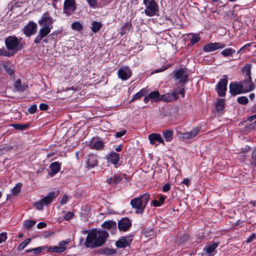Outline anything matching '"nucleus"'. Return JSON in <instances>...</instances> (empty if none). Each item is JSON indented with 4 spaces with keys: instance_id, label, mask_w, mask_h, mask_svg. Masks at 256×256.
Listing matches in <instances>:
<instances>
[{
    "instance_id": "c9c22d12",
    "label": "nucleus",
    "mask_w": 256,
    "mask_h": 256,
    "mask_svg": "<svg viewBox=\"0 0 256 256\" xmlns=\"http://www.w3.org/2000/svg\"><path fill=\"white\" fill-rule=\"evenodd\" d=\"M46 250V246H40L32 248L34 256H36L40 254L43 250Z\"/></svg>"
},
{
    "instance_id": "680f3d73",
    "label": "nucleus",
    "mask_w": 256,
    "mask_h": 256,
    "mask_svg": "<svg viewBox=\"0 0 256 256\" xmlns=\"http://www.w3.org/2000/svg\"><path fill=\"white\" fill-rule=\"evenodd\" d=\"M190 179H189L188 178H185L183 180L182 182V184L186 185L188 187L190 184Z\"/></svg>"
},
{
    "instance_id": "a19ab883",
    "label": "nucleus",
    "mask_w": 256,
    "mask_h": 256,
    "mask_svg": "<svg viewBox=\"0 0 256 256\" xmlns=\"http://www.w3.org/2000/svg\"><path fill=\"white\" fill-rule=\"evenodd\" d=\"M116 252V250L109 248H106L103 250V254L108 256H111L115 254Z\"/></svg>"
},
{
    "instance_id": "ea45409f",
    "label": "nucleus",
    "mask_w": 256,
    "mask_h": 256,
    "mask_svg": "<svg viewBox=\"0 0 256 256\" xmlns=\"http://www.w3.org/2000/svg\"><path fill=\"white\" fill-rule=\"evenodd\" d=\"M72 28L74 30L80 31L82 29V26L79 22H74L72 24Z\"/></svg>"
},
{
    "instance_id": "423d86ee",
    "label": "nucleus",
    "mask_w": 256,
    "mask_h": 256,
    "mask_svg": "<svg viewBox=\"0 0 256 256\" xmlns=\"http://www.w3.org/2000/svg\"><path fill=\"white\" fill-rule=\"evenodd\" d=\"M70 242V239H67L66 240H62L58 243V246H46V248L48 252L61 253L65 251L66 249V246Z\"/></svg>"
},
{
    "instance_id": "e433bc0d",
    "label": "nucleus",
    "mask_w": 256,
    "mask_h": 256,
    "mask_svg": "<svg viewBox=\"0 0 256 256\" xmlns=\"http://www.w3.org/2000/svg\"><path fill=\"white\" fill-rule=\"evenodd\" d=\"M30 238H27L24 242H22L18 246V249L19 251L22 250H24L26 246L30 242Z\"/></svg>"
},
{
    "instance_id": "4d7b16f0",
    "label": "nucleus",
    "mask_w": 256,
    "mask_h": 256,
    "mask_svg": "<svg viewBox=\"0 0 256 256\" xmlns=\"http://www.w3.org/2000/svg\"><path fill=\"white\" fill-rule=\"evenodd\" d=\"M122 180V178L118 176H116L112 180V182L116 184L119 183Z\"/></svg>"
},
{
    "instance_id": "58836bf2",
    "label": "nucleus",
    "mask_w": 256,
    "mask_h": 256,
    "mask_svg": "<svg viewBox=\"0 0 256 256\" xmlns=\"http://www.w3.org/2000/svg\"><path fill=\"white\" fill-rule=\"evenodd\" d=\"M3 67L5 69L6 71L8 72V74H10V76H12L14 74V70L12 68V66L10 64H4L3 65Z\"/></svg>"
},
{
    "instance_id": "f03ea898",
    "label": "nucleus",
    "mask_w": 256,
    "mask_h": 256,
    "mask_svg": "<svg viewBox=\"0 0 256 256\" xmlns=\"http://www.w3.org/2000/svg\"><path fill=\"white\" fill-rule=\"evenodd\" d=\"M38 22L42 28L40 29L38 36L34 40V42L36 44H40V41L50 33L52 28L54 20L50 16L49 13L46 12L42 15Z\"/></svg>"
},
{
    "instance_id": "2f4dec72",
    "label": "nucleus",
    "mask_w": 256,
    "mask_h": 256,
    "mask_svg": "<svg viewBox=\"0 0 256 256\" xmlns=\"http://www.w3.org/2000/svg\"><path fill=\"white\" fill-rule=\"evenodd\" d=\"M218 244L217 242H214L212 244L207 245L205 248L206 252L208 254L212 252L215 249L218 247Z\"/></svg>"
},
{
    "instance_id": "9b49d317",
    "label": "nucleus",
    "mask_w": 256,
    "mask_h": 256,
    "mask_svg": "<svg viewBox=\"0 0 256 256\" xmlns=\"http://www.w3.org/2000/svg\"><path fill=\"white\" fill-rule=\"evenodd\" d=\"M132 72L129 67L127 66H124L119 68L118 75V78L123 80H128L132 76Z\"/></svg>"
},
{
    "instance_id": "69168bd1",
    "label": "nucleus",
    "mask_w": 256,
    "mask_h": 256,
    "mask_svg": "<svg viewBox=\"0 0 256 256\" xmlns=\"http://www.w3.org/2000/svg\"><path fill=\"white\" fill-rule=\"evenodd\" d=\"M252 44V43H248V44H245L244 46L242 47L240 50H239L238 52V53H240V52L242 50H244V49L246 48H249L250 46Z\"/></svg>"
},
{
    "instance_id": "a878e982",
    "label": "nucleus",
    "mask_w": 256,
    "mask_h": 256,
    "mask_svg": "<svg viewBox=\"0 0 256 256\" xmlns=\"http://www.w3.org/2000/svg\"><path fill=\"white\" fill-rule=\"evenodd\" d=\"M252 65L250 64H246L245 66L242 68V71L244 74V78H252L251 68Z\"/></svg>"
},
{
    "instance_id": "0e129e2a",
    "label": "nucleus",
    "mask_w": 256,
    "mask_h": 256,
    "mask_svg": "<svg viewBox=\"0 0 256 256\" xmlns=\"http://www.w3.org/2000/svg\"><path fill=\"white\" fill-rule=\"evenodd\" d=\"M170 188V186L169 184H164L162 188V190L164 192H166L168 191Z\"/></svg>"
},
{
    "instance_id": "774afa93",
    "label": "nucleus",
    "mask_w": 256,
    "mask_h": 256,
    "mask_svg": "<svg viewBox=\"0 0 256 256\" xmlns=\"http://www.w3.org/2000/svg\"><path fill=\"white\" fill-rule=\"evenodd\" d=\"M168 67H169V66H164L160 68H159V69H158V70H156V72H162V71L166 70Z\"/></svg>"
},
{
    "instance_id": "8fccbe9b",
    "label": "nucleus",
    "mask_w": 256,
    "mask_h": 256,
    "mask_svg": "<svg viewBox=\"0 0 256 256\" xmlns=\"http://www.w3.org/2000/svg\"><path fill=\"white\" fill-rule=\"evenodd\" d=\"M74 216V214L73 212H68L65 214L64 218L66 220H68L71 219Z\"/></svg>"
},
{
    "instance_id": "f257e3e1",
    "label": "nucleus",
    "mask_w": 256,
    "mask_h": 256,
    "mask_svg": "<svg viewBox=\"0 0 256 256\" xmlns=\"http://www.w3.org/2000/svg\"><path fill=\"white\" fill-rule=\"evenodd\" d=\"M108 236V233L104 230L93 229L88 233L84 244L91 248L100 247L105 243Z\"/></svg>"
},
{
    "instance_id": "4be33fe9",
    "label": "nucleus",
    "mask_w": 256,
    "mask_h": 256,
    "mask_svg": "<svg viewBox=\"0 0 256 256\" xmlns=\"http://www.w3.org/2000/svg\"><path fill=\"white\" fill-rule=\"evenodd\" d=\"M58 194L55 192H51L48 194L47 196L41 199L45 206L50 204L54 199L56 198Z\"/></svg>"
},
{
    "instance_id": "393cba45",
    "label": "nucleus",
    "mask_w": 256,
    "mask_h": 256,
    "mask_svg": "<svg viewBox=\"0 0 256 256\" xmlns=\"http://www.w3.org/2000/svg\"><path fill=\"white\" fill-rule=\"evenodd\" d=\"M148 90L146 88L142 89L133 96L131 102L140 99L142 96H146L148 93Z\"/></svg>"
},
{
    "instance_id": "4c0bfd02",
    "label": "nucleus",
    "mask_w": 256,
    "mask_h": 256,
    "mask_svg": "<svg viewBox=\"0 0 256 256\" xmlns=\"http://www.w3.org/2000/svg\"><path fill=\"white\" fill-rule=\"evenodd\" d=\"M165 200V196H161L159 200H154L152 201V204L153 205L156 206H161L162 204Z\"/></svg>"
},
{
    "instance_id": "052dcab7",
    "label": "nucleus",
    "mask_w": 256,
    "mask_h": 256,
    "mask_svg": "<svg viewBox=\"0 0 256 256\" xmlns=\"http://www.w3.org/2000/svg\"><path fill=\"white\" fill-rule=\"evenodd\" d=\"M7 239L6 233L2 232L0 234V240L2 242H5Z\"/></svg>"
},
{
    "instance_id": "0eeeda50",
    "label": "nucleus",
    "mask_w": 256,
    "mask_h": 256,
    "mask_svg": "<svg viewBox=\"0 0 256 256\" xmlns=\"http://www.w3.org/2000/svg\"><path fill=\"white\" fill-rule=\"evenodd\" d=\"M228 84V78L226 76H223V78L220 79L216 87V92L220 96H224L226 94V86Z\"/></svg>"
},
{
    "instance_id": "338daca9",
    "label": "nucleus",
    "mask_w": 256,
    "mask_h": 256,
    "mask_svg": "<svg viewBox=\"0 0 256 256\" xmlns=\"http://www.w3.org/2000/svg\"><path fill=\"white\" fill-rule=\"evenodd\" d=\"M46 226V224L44 222H40L37 224V228H42Z\"/></svg>"
},
{
    "instance_id": "b1692460",
    "label": "nucleus",
    "mask_w": 256,
    "mask_h": 256,
    "mask_svg": "<svg viewBox=\"0 0 256 256\" xmlns=\"http://www.w3.org/2000/svg\"><path fill=\"white\" fill-rule=\"evenodd\" d=\"M102 226L104 228L108 230L116 229V223L113 220L106 221L102 224Z\"/></svg>"
},
{
    "instance_id": "f704fd0d",
    "label": "nucleus",
    "mask_w": 256,
    "mask_h": 256,
    "mask_svg": "<svg viewBox=\"0 0 256 256\" xmlns=\"http://www.w3.org/2000/svg\"><path fill=\"white\" fill-rule=\"evenodd\" d=\"M235 52V50L232 48H228L223 50L221 54L224 56H231L232 54Z\"/></svg>"
},
{
    "instance_id": "c756f323",
    "label": "nucleus",
    "mask_w": 256,
    "mask_h": 256,
    "mask_svg": "<svg viewBox=\"0 0 256 256\" xmlns=\"http://www.w3.org/2000/svg\"><path fill=\"white\" fill-rule=\"evenodd\" d=\"M132 27L131 24L126 22L122 27L120 34L121 36H124L128 32H130Z\"/></svg>"
},
{
    "instance_id": "20e7f679",
    "label": "nucleus",
    "mask_w": 256,
    "mask_h": 256,
    "mask_svg": "<svg viewBox=\"0 0 256 256\" xmlns=\"http://www.w3.org/2000/svg\"><path fill=\"white\" fill-rule=\"evenodd\" d=\"M5 44L7 49L14 53H16L23 48L22 38L16 36H9L5 40Z\"/></svg>"
},
{
    "instance_id": "603ef678",
    "label": "nucleus",
    "mask_w": 256,
    "mask_h": 256,
    "mask_svg": "<svg viewBox=\"0 0 256 256\" xmlns=\"http://www.w3.org/2000/svg\"><path fill=\"white\" fill-rule=\"evenodd\" d=\"M252 158L253 160L252 162V164L254 166H256V148L254 149L252 152Z\"/></svg>"
},
{
    "instance_id": "5701e85b",
    "label": "nucleus",
    "mask_w": 256,
    "mask_h": 256,
    "mask_svg": "<svg viewBox=\"0 0 256 256\" xmlns=\"http://www.w3.org/2000/svg\"><path fill=\"white\" fill-rule=\"evenodd\" d=\"M107 157L108 159L111 162V163L114 165L117 164L120 160L119 154L113 151L108 154Z\"/></svg>"
},
{
    "instance_id": "6e6d98bb",
    "label": "nucleus",
    "mask_w": 256,
    "mask_h": 256,
    "mask_svg": "<svg viewBox=\"0 0 256 256\" xmlns=\"http://www.w3.org/2000/svg\"><path fill=\"white\" fill-rule=\"evenodd\" d=\"M126 132V130H122L120 132H118L116 133L115 136L116 138H120L124 136Z\"/></svg>"
},
{
    "instance_id": "6ab92c4d",
    "label": "nucleus",
    "mask_w": 256,
    "mask_h": 256,
    "mask_svg": "<svg viewBox=\"0 0 256 256\" xmlns=\"http://www.w3.org/2000/svg\"><path fill=\"white\" fill-rule=\"evenodd\" d=\"M148 140L150 141V143L152 144H154L155 142L157 141L160 144H162L163 145H164L165 144L164 142V141L161 136V135L159 134L156 133H152L150 134L148 136Z\"/></svg>"
},
{
    "instance_id": "49530a36",
    "label": "nucleus",
    "mask_w": 256,
    "mask_h": 256,
    "mask_svg": "<svg viewBox=\"0 0 256 256\" xmlns=\"http://www.w3.org/2000/svg\"><path fill=\"white\" fill-rule=\"evenodd\" d=\"M44 206L45 205L42 202H41V200L34 203V206L38 210H42Z\"/></svg>"
},
{
    "instance_id": "09e8293b",
    "label": "nucleus",
    "mask_w": 256,
    "mask_h": 256,
    "mask_svg": "<svg viewBox=\"0 0 256 256\" xmlns=\"http://www.w3.org/2000/svg\"><path fill=\"white\" fill-rule=\"evenodd\" d=\"M184 88H180L174 91V92L176 93V96H178V94H180L182 95V97H184Z\"/></svg>"
},
{
    "instance_id": "79ce46f5",
    "label": "nucleus",
    "mask_w": 256,
    "mask_h": 256,
    "mask_svg": "<svg viewBox=\"0 0 256 256\" xmlns=\"http://www.w3.org/2000/svg\"><path fill=\"white\" fill-rule=\"evenodd\" d=\"M14 86L18 90L24 91L25 90L24 86L21 85V80L20 79L17 80L15 82Z\"/></svg>"
},
{
    "instance_id": "a211bd4d",
    "label": "nucleus",
    "mask_w": 256,
    "mask_h": 256,
    "mask_svg": "<svg viewBox=\"0 0 256 256\" xmlns=\"http://www.w3.org/2000/svg\"><path fill=\"white\" fill-rule=\"evenodd\" d=\"M89 146L90 148L96 150H101L104 146L103 142L98 138H92Z\"/></svg>"
},
{
    "instance_id": "a18cd8bd",
    "label": "nucleus",
    "mask_w": 256,
    "mask_h": 256,
    "mask_svg": "<svg viewBox=\"0 0 256 256\" xmlns=\"http://www.w3.org/2000/svg\"><path fill=\"white\" fill-rule=\"evenodd\" d=\"M238 102L242 104H246L248 103V100L246 96H242L238 98Z\"/></svg>"
},
{
    "instance_id": "864d4df0",
    "label": "nucleus",
    "mask_w": 256,
    "mask_h": 256,
    "mask_svg": "<svg viewBox=\"0 0 256 256\" xmlns=\"http://www.w3.org/2000/svg\"><path fill=\"white\" fill-rule=\"evenodd\" d=\"M0 56H10V52L4 49L0 48Z\"/></svg>"
},
{
    "instance_id": "13d9d810",
    "label": "nucleus",
    "mask_w": 256,
    "mask_h": 256,
    "mask_svg": "<svg viewBox=\"0 0 256 256\" xmlns=\"http://www.w3.org/2000/svg\"><path fill=\"white\" fill-rule=\"evenodd\" d=\"M68 196H67V195L64 194L62 198V199L60 201V204H66V202H68Z\"/></svg>"
},
{
    "instance_id": "37998d69",
    "label": "nucleus",
    "mask_w": 256,
    "mask_h": 256,
    "mask_svg": "<svg viewBox=\"0 0 256 256\" xmlns=\"http://www.w3.org/2000/svg\"><path fill=\"white\" fill-rule=\"evenodd\" d=\"M224 106V101L223 100H219L216 104V110L220 111L222 110Z\"/></svg>"
},
{
    "instance_id": "6e6552de",
    "label": "nucleus",
    "mask_w": 256,
    "mask_h": 256,
    "mask_svg": "<svg viewBox=\"0 0 256 256\" xmlns=\"http://www.w3.org/2000/svg\"><path fill=\"white\" fill-rule=\"evenodd\" d=\"M76 8V0H65L64 4V12L67 16L70 15Z\"/></svg>"
},
{
    "instance_id": "c03bdc74",
    "label": "nucleus",
    "mask_w": 256,
    "mask_h": 256,
    "mask_svg": "<svg viewBox=\"0 0 256 256\" xmlns=\"http://www.w3.org/2000/svg\"><path fill=\"white\" fill-rule=\"evenodd\" d=\"M22 184L19 183L16 185V186L12 190V194L13 195H16L19 193L20 191Z\"/></svg>"
},
{
    "instance_id": "f8f14e48",
    "label": "nucleus",
    "mask_w": 256,
    "mask_h": 256,
    "mask_svg": "<svg viewBox=\"0 0 256 256\" xmlns=\"http://www.w3.org/2000/svg\"><path fill=\"white\" fill-rule=\"evenodd\" d=\"M37 24L33 22H30L23 28V32L27 36H30L36 34Z\"/></svg>"
},
{
    "instance_id": "9d476101",
    "label": "nucleus",
    "mask_w": 256,
    "mask_h": 256,
    "mask_svg": "<svg viewBox=\"0 0 256 256\" xmlns=\"http://www.w3.org/2000/svg\"><path fill=\"white\" fill-rule=\"evenodd\" d=\"M174 78L178 80L180 83H185L188 80V76L186 68H182L174 72Z\"/></svg>"
},
{
    "instance_id": "bb28decb",
    "label": "nucleus",
    "mask_w": 256,
    "mask_h": 256,
    "mask_svg": "<svg viewBox=\"0 0 256 256\" xmlns=\"http://www.w3.org/2000/svg\"><path fill=\"white\" fill-rule=\"evenodd\" d=\"M148 96L152 100V102H156L160 100V92L158 90L154 91L148 94Z\"/></svg>"
},
{
    "instance_id": "39448f33",
    "label": "nucleus",
    "mask_w": 256,
    "mask_h": 256,
    "mask_svg": "<svg viewBox=\"0 0 256 256\" xmlns=\"http://www.w3.org/2000/svg\"><path fill=\"white\" fill-rule=\"evenodd\" d=\"M145 6L144 13L148 16H153L158 14L159 6L154 0H143Z\"/></svg>"
},
{
    "instance_id": "473e14b6",
    "label": "nucleus",
    "mask_w": 256,
    "mask_h": 256,
    "mask_svg": "<svg viewBox=\"0 0 256 256\" xmlns=\"http://www.w3.org/2000/svg\"><path fill=\"white\" fill-rule=\"evenodd\" d=\"M16 130H26L28 128L29 124H14L12 125Z\"/></svg>"
},
{
    "instance_id": "c85d7f7f",
    "label": "nucleus",
    "mask_w": 256,
    "mask_h": 256,
    "mask_svg": "<svg viewBox=\"0 0 256 256\" xmlns=\"http://www.w3.org/2000/svg\"><path fill=\"white\" fill-rule=\"evenodd\" d=\"M50 168L52 170V174H56L60 170V164L58 162H54L50 164Z\"/></svg>"
},
{
    "instance_id": "ddd939ff",
    "label": "nucleus",
    "mask_w": 256,
    "mask_h": 256,
    "mask_svg": "<svg viewBox=\"0 0 256 256\" xmlns=\"http://www.w3.org/2000/svg\"><path fill=\"white\" fill-rule=\"evenodd\" d=\"M225 46V44L220 42L209 43L204 46L203 50L204 52H211L218 49H222Z\"/></svg>"
},
{
    "instance_id": "2eb2a0df",
    "label": "nucleus",
    "mask_w": 256,
    "mask_h": 256,
    "mask_svg": "<svg viewBox=\"0 0 256 256\" xmlns=\"http://www.w3.org/2000/svg\"><path fill=\"white\" fill-rule=\"evenodd\" d=\"M244 92H248L252 90L254 88V84L252 82V78H244L242 82H240Z\"/></svg>"
},
{
    "instance_id": "412c9836",
    "label": "nucleus",
    "mask_w": 256,
    "mask_h": 256,
    "mask_svg": "<svg viewBox=\"0 0 256 256\" xmlns=\"http://www.w3.org/2000/svg\"><path fill=\"white\" fill-rule=\"evenodd\" d=\"M86 162L88 168H94L98 164L96 156L94 154H90L88 156Z\"/></svg>"
},
{
    "instance_id": "7ed1b4c3",
    "label": "nucleus",
    "mask_w": 256,
    "mask_h": 256,
    "mask_svg": "<svg viewBox=\"0 0 256 256\" xmlns=\"http://www.w3.org/2000/svg\"><path fill=\"white\" fill-rule=\"evenodd\" d=\"M150 200V194L146 193L132 199L130 204L136 209V213L142 214Z\"/></svg>"
},
{
    "instance_id": "cd10ccee",
    "label": "nucleus",
    "mask_w": 256,
    "mask_h": 256,
    "mask_svg": "<svg viewBox=\"0 0 256 256\" xmlns=\"http://www.w3.org/2000/svg\"><path fill=\"white\" fill-rule=\"evenodd\" d=\"M173 132L172 130H166L163 132L162 136L167 142H170L172 139Z\"/></svg>"
},
{
    "instance_id": "3c124183",
    "label": "nucleus",
    "mask_w": 256,
    "mask_h": 256,
    "mask_svg": "<svg viewBox=\"0 0 256 256\" xmlns=\"http://www.w3.org/2000/svg\"><path fill=\"white\" fill-rule=\"evenodd\" d=\"M37 110V106L36 104H32L30 106V107L28 109V112L30 114H34Z\"/></svg>"
},
{
    "instance_id": "4468645a",
    "label": "nucleus",
    "mask_w": 256,
    "mask_h": 256,
    "mask_svg": "<svg viewBox=\"0 0 256 256\" xmlns=\"http://www.w3.org/2000/svg\"><path fill=\"white\" fill-rule=\"evenodd\" d=\"M131 226V222L128 218H122L118 222V228L120 231H127Z\"/></svg>"
},
{
    "instance_id": "7c9ffc66",
    "label": "nucleus",
    "mask_w": 256,
    "mask_h": 256,
    "mask_svg": "<svg viewBox=\"0 0 256 256\" xmlns=\"http://www.w3.org/2000/svg\"><path fill=\"white\" fill-rule=\"evenodd\" d=\"M102 26V24L100 22H97L96 21H94L92 23L91 29L94 32L96 33L100 29Z\"/></svg>"
},
{
    "instance_id": "f3484780",
    "label": "nucleus",
    "mask_w": 256,
    "mask_h": 256,
    "mask_svg": "<svg viewBox=\"0 0 256 256\" xmlns=\"http://www.w3.org/2000/svg\"><path fill=\"white\" fill-rule=\"evenodd\" d=\"M132 240L131 236H123L116 242V245L118 248H125L130 244Z\"/></svg>"
},
{
    "instance_id": "e2e57ef3",
    "label": "nucleus",
    "mask_w": 256,
    "mask_h": 256,
    "mask_svg": "<svg viewBox=\"0 0 256 256\" xmlns=\"http://www.w3.org/2000/svg\"><path fill=\"white\" fill-rule=\"evenodd\" d=\"M48 108V106L46 104H41L40 105V110H47Z\"/></svg>"
},
{
    "instance_id": "72a5a7b5",
    "label": "nucleus",
    "mask_w": 256,
    "mask_h": 256,
    "mask_svg": "<svg viewBox=\"0 0 256 256\" xmlns=\"http://www.w3.org/2000/svg\"><path fill=\"white\" fill-rule=\"evenodd\" d=\"M36 222L34 220H28L24 222L23 225L25 228L30 229L36 224Z\"/></svg>"
},
{
    "instance_id": "de8ad7c7",
    "label": "nucleus",
    "mask_w": 256,
    "mask_h": 256,
    "mask_svg": "<svg viewBox=\"0 0 256 256\" xmlns=\"http://www.w3.org/2000/svg\"><path fill=\"white\" fill-rule=\"evenodd\" d=\"M200 40V38L197 34H193L192 36V38H191V40H190V42L192 44H194L198 42H199Z\"/></svg>"
},
{
    "instance_id": "dca6fc26",
    "label": "nucleus",
    "mask_w": 256,
    "mask_h": 256,
    "mask_svg": "<svg viewBox=\"0 0 256 256\" xmlns=\"http://www.w3.org/2000/svg\"><path fill=\"white\" fill-rule=\"evenodd\" d=\"M230 91L232 95L236 96L244 92V89L240 84L234 82L230 84Z\"/></svg>"
},
{
    "instance_id": "5fc2aeb1",
    "label": "nucleus",
    "mask_w": 256,
    "mask_h": 256,
    "mask_svg": "<svg viewBox=\"0 0 256 256\" xmlns=\"http://www.w3.org/2000/svg\"><path fill=\"white\" fill-rule=\"evenodd\" d=\"M90 6L92 8L96 7L97 5L96 0H86Z\"/></svg>"
},
{
    "instance_id": "aec40b11",
    "label": "nucleus",
    "mask_w": 256,
    "mask_h": 256,
    "mask_svg": "<svg viewBox=\"0 0 256 256\" xmlns=\"http://www.w3.org/2000/svg\"><path fill=\"white\" fill-rule=\"evenodd\" d=\"M178 98V96H176V93L173 92L172 93H168L161 96L160 100L170 102L176 100Z\"/></svg>"
},
{
    "instance_id": "1a4fd4ad",
    "label": "nucleus",
    "mask_w": 256,
    "mask_h": 256,
    "mask_svg": "<svg viewBox=\"0 0 256 256\" xmlns=\"http://www.w3.org/2000/svg\"><path fill=\"white\" fill-rule=\"evenodd\" d=\"M200 132V128L196 127L192 129L190 132L180 133V138L184 140H188L196 136Z\"/></svg>"
},
{
    "instance_id": "bf43d9fd",
    "label": "nucleus",
    "mask_w": 256,
    "mask_h": 256,
    "mask_svg": "<svg viewBox=\"0 0 256 256\" xmlns=\"http://www.w3.org/2000/svg\"><path fill=\"white\" fill-rule=\"evenodd\" d=\"M256 236L255 234H252L250 237H248L246 240V243H250L252 242Z\"/></svg>"
}]
</instances>
